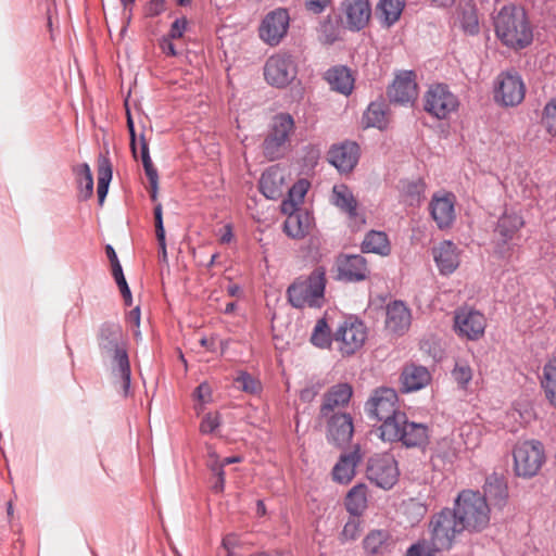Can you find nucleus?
<instances>
[{
	"label": "nucleus",
	"instance_id": "1",
	"mask_svg": "<svg viewBox=\"0 0 556 556\" xmlns=\"http://www.w3.org/2000/svg\"><path fill=\"white\" fill-rule=\"evenodd\" d=\"M365 412L368 418L381 421L380 438L386 442H401L406 447H420L428 442V427L407 419L392 388L376 389L365 403Z\"/></svg>",
	"mask_w": 556,
	"mask_h": 556
},
{
	"label": "nucleus",
	"instance_id": "2",
	"mask_svg": "<svg viewBox=\"0 0 556 556\" xmlns=\"http://www.w3.org/2000/svg\"><path fill=\"white\" fill-rule=\"evenodd\" d=\"M493 24L497 38L509 48L523 49L533 40L532 27L522 8L504 5L493 17Z\"/></svg>",
	"mask_w": 556,
	"mask_h": 556
},
{
	"label": "nucleus",
	"instance_id": "3",
	"mask_svg": "<svg viewBox=\"0 0 556 556\" xmlns=\"http://www.w3.org/2000/svg\"><path fill=\"white\" fill-rule=\"evenodd\" d=\"M453 510L464 531L481 532L490 522L486 498L477 491L463 490L454 501Z\"/></svg>",
	"mask_w": 556,
	"mask_h": 556
},
{
	"label": "nucleus",
	"instance_id": "4",
	"mask_svg": "<svg viewBox=\"0 0 556 556\" xmlns=\"http://www.w3.org/2000/svg\"><path fill=\"white\" fill-rule=\"evenodd\" d=\"M326 288V273L323 267L314 269L305 279H296L287 289L289 303L295 308L319 307Z\"/></svg>",
	"mask_w": 556,
	"mask_h": 556
},
{
	"label": "nucleus",
	"instance_id": "5",
	"mask_svg": "<svg viewBox=\"0 0 556 556\" xmlns=\"http://www.w3.org/2000/svg\"><path fill=\"white\" fill-rule=\"evenodd\" d=\"M428 532L434 551H448L464 530L453 508L445 507L430 517Z\"/></svg>",
	"mask_w": 556,
	"mask_h": 556
},
{
	"label": "nucleus",
	"instance_id": "6",
	"mask_svg": "<svg viewBox=\"0 0 556 556\" xmlns=\"http://www.w3.org/2000/svg\"><path fill=\"white\" fill-rule=\"evenodd\" d=\"M525 225L522 216L516 212L505 210L498 217L493 231L494 253L502 260H508L515 248L521 228Z\"/></svg>",
	"mask_w": 556,
	"mask_h": 556
},
{
	"label": "nucleus",
	"instance_id": "7",
	"mask_svg": "<svg viewBox=\"0 0 556 556\" xmlns=\"http://www.w3.org/2000/svg\"><path fill=\"white\" fill-rule=\"evenodd\" d=\"M513 458L515 475L521 478H532L538 475L545 463L544 446L538 440L519 441L513 448Z\"/></svg>",
	"mask_w": 556,
	"mask_h": 556
},
{
	"label": "nucleus",
	"instance_id": "8",
	"mask_svg": "<svg viewBox=\"0 0 556 556\" xmlns=\"http://www.w3.org/2000/svg\"><path fill=\"white\" fill-rule=\"evenodd\" d=\"M424 110L437 119H446L459 108L458 97L446 84L438 83L429 86L424 94Z\"/></svg>",
	"mask_w": 556,
	"mask_h": 556
},
{
	"label": "nucleus",
	"instance_id": "9",
	"mask_svg": "<svg viewBox=\"0 0 556 556\" xmlns=\"http://www.w3.org/2000/svg\"><path fill=\"white\" fill-rule=\"evenodd\" d=\"M367 330L362 320L350 316L341 321L333 332V341L343 356L356 353L365 343Z\"/></svg>",
	"mask_w": 556,
	"mask_h": 556
},
{
	"label": "nucleus",
	"instance_id": "10",
	"mask_svg": "<svg viewBox=\"0 0 556 556\" xmlns=\"http://www.w3.org/2000/svg\"><path fill=\"white\" fill-rule=\"evenodd\" d=\"M526 86L520 74L509 70L498 74L494 86V99L503 106H516L522 102Z\"/></svg>",
	"mask_w": 556,
	"mask_h": 556
},
{
	"label": "nucleus",
	"instance_id": "11",
	"mask_svg": "<svg viewBox=\"0 0 556 556\" xmlns=\"http://www.w3.org/2000/svg\"><path fill=\"white\" fill-rule=\"evenodd\" d=\"M296 64L292 55L277 53L265 63L264 76L266 81L277 88H285L296 77Z\"/></svg>",
	"mask_w": 556,
	"mask_h": 556
},
{
	"label": "nucleus",
	"instance_id": "12",
	"mask_svg": "<svg viewBox=\"0 0 556 556\" xmlns=\"http://www.w3.org/2000/svg\"><path fill=\"white\" fill-rule=\"evenodd\" d=\"M367 477L376 485L389 490L397 481V463L392 454L383 453L370 457L367 466Z\"/></svg>",
	"mask_w": 556,
	"mask_h": 556
},
{
	"label": "nucleus",
	"instance_id": "13",
	"mask_svg": "<svg viewBox=\"0 0 556 556\" xmlns=\"http://www.w3.org/2000/svg\"><path fill=\"white\" fill-rule=\"evenodd\" d=\"M454 329L459 337L478 340L484 333V315L470 307H459L455 311Z\"/></svg>",
	"mask_w": 556,
	"mask_h": 556
},
{
	"label": "nucleus",
	"instance_id": "14",
	"mask_svg": "<svg viewBox=\"0 0 556 556\" xmlns=\"http://www.w3.org/2000/svg\"><path fill=\"white\" fill-rule=\"evenodd\" d=\"M455 203L456 197L452 192L433 193L429 203V211L439 229H448L454 224L456 219Z\"/></svg>",
	"mask_w": 556,
	"mask_h": 556
},
{
	"label": "nucleus",
	"instance_id": "15",
	"mask_svg": "<svg viewBox=\"0 0 556 556\" xmlns=\"http://www.w3.org/2000/svg\"><path fill=\"white\" fill-rule=\"evenodd\" d=\"M289 14L285 9H277L265 15L258 28L260 38L269 46L278 45L287 34Z\"/></svg>",
	"mask_w": 556,
	"mask_h": 556
},
{
	"label": "nucleus",
	"instance_id": "16",
	"mask_svg": "<svg viewBox=\"0 0 556 556\" xmlns=\"http://www.w3.org/2000/svg\"><path fill=\"white\" fill-rule=\"evenodd\" d=\"M337 279L344 282H359L367 279V260L361 254H340L336 261Z\"/></svg>",
	"mask_w": 556,
	"mask_h": 556
},
{
	"label": "nucleus",
	"instance_id": "17",
	"mask_svg": "<svg viewBox=\"0 0 556 556\" xmlns=\"http://www.w3.org/2000/svg\"><path fill=\"white\" fill-rule=\"evenodd\" d=\"M415 77L413 71H406L395 77L388 89V97L392 103L402 105L414 104L418 94Z\"/></svg>",
	"mask_w": 556,
	"mask_h": 556
},
{
	"label": "nucleus",
	"instance_id": "18",
	"mask_svg": "<svg viewBox=\"0 0 556 556\" xmlns=\"http://www.w3.org/2000/svg\"><path fill=\"white\" fill-rule=\"evenodd\" d=\"M97 343L102 356L112 355L126 346L123 329L118 323L104 321L97 333Z\"/></svg>",
	"mask_w": 556,
	"mask_h": 556
},
{
	"label": "nucleus",
	"instance_id": "19",
	"mask_svg": "<svg viewBox=\"0 0 556 556\" xmlns=\"http://www.w3.org/2000/svg\"><path fill=\"white\" fill-rule=\"evenodd\" d=\"M354 433V425L351 415L333 414L327 421V440L338 447L348 445Z\"/></svg>",
	"mask_w": 556,
	"mask_h": 556
},
{
	"label": "nucleus",
	"instance_id": "20",
	"mask_svg": "<svg viewBox=\"0 0 556 556\" xmlns=\"http://www.w3.org/2000/svg\"><path fill=\"white\" fill-rule=\"evenodd\" d=\"M341 10L345 16L346 27L352 31L365 28L371 15L368 0H343Z\"/></svg>",
	"mask_w": 556,
	"mask_h": 556
},
{
	"label": "nucleus",
	"instance_id": "21",
	"mask_svg": "<svg viewBox=\"0 0 556 556\" xmlns=\"http://www.w3.org/2000/svg\"><path fill=\"white\" fill-rule=\"evenodd\" d=\"M332 203L343 213H345L351 223L355 226H362L366 219L362 213L358 212V203L354 198L353 192L345 185H336L332 188Z\"/></svg>",
	"mask_w": 556,
	"mask_h": 556
},
{
	"label": "nucleus",
	"instance_id": "22",
	"mask_svg": "<svg viewBox=\"0 0 556 556\" xmlns=\"http://www.w3.org/2000/svg\"><path fill=\"white\" fill-rule=\"evenodd\" d=\"M328 159L339 172L350 173L358 162L359 147L353 141L333 146L328 153Z\"/></svg>",
	"mask_w": 556,
	"mask_h": 556
},
{
	"label": "nucleus",
	"instance_id": "23",
	"mask_svg": "<svg viewBox=\"0 0 556 556\" xmlns=\"http://www.w3.org/2000/svg\"><path fill=\"white\" fill-rule=\"evenodd\" d=\"M386 329L393 334L403 336L410 327L412 315L402 301H392L386 306Z\"/></svg>",
	"mask_w": 556,
	"mask_h": 556
},
{
	"label": "nucleus",
	"instance_id": "24",
	"mask_svg": "<svg viewBox=\"0 0 556 556\" xmlns=\"http://www.w3.org/2000/svg\"><path fill=\"white\" fill-rule=\"evenodd\" d=\"M433 258L440 274L451 275L459 266V253L456 244L450 240H444L438 247L433 248Z\"/></svg>",
	"mask_w": 556,
	"mask_h": 556
},
{
	"label": "nucleus",
	"instance_id": "25",
	"mask_svg": "<svg viewBox=\"0 0 556 556\" xmlns=\"http://www.w3.org/2000/svg\"><path fill=\"white\" fill-rule=\"evenodd\" d=\"M363 454L358 445L353 451L343 453L332 469L333 480L340 483H349L355 476L356 467L361 463Z\"/></svg>",
	"mask_w": 556,
	"mask_h": 556
},
{
	"label": "nucleus",
	"instance_id": "26",
	"mask_svg": "<svg viewBox=\"0 0 556 556\" xmlns=\"http://www.w3.org/2000/svg\"><path fill=\"white\" fill-rule=\"evenodd\" d=\"M324 78L333 91L344 96H349L353 91L354 78L350 68L344 65H336L328 68Z\"/></svg>",
	"mask_w": 556,
	"mask_h": 556
},
{
	"label": "nucleus",
	"instance_id": "27",
	"mask_svg": "<svg viewBox=\"0 0 556 556\" xmlns=\"http://www.w3.org/2000/svg\"><path fill=\"white\" fill-rule=\"evenodd\" d=\"M311 227V216L306 211L292 210L283 224V230L288 237L293 239L304 238Z\"/></svg>",
	"mask_w": 556,
	"mask_h": 556
},
{
	"label": "nucleus",
	"instance_id": "28",
	"mask_svg": "<svg viewBox=\"0 0 556 556\" xmlns=\"http://www.w3.org/2000/svg\"><path fill=\"white\" fill-rule=\"evenodd\" d=\"M351 384H334L324 396L320 414L328 416L337 407L345 406L352 396Z\"/></svg>",
	"mask_w": 556,
	"mask_h": 556
},
{
	"label": "nucleus",
	"instance_id": "29",
	"mask_svg": "<svg viewBox=\"0 0 556 556\" xmlns=\"http://www.w3.org/2000/svg\"><path fill=\"white\" fill-rule=\"evenodd\" d=\"M283 176L277 166L267 168L260 178V191L270 200L278 199L282 193Z\"/></svg>",
	"mask_w": 556,
	"mask_h": 556
},
{
	"label": "nucleus",
	"instance_id": "30",
	"mask_svg": "<svg viewBox=\"0 0 556 556\" xmlns=\"http://www.w3.org/2000/svg\"><path fill=\"white\" fill-rule=\"evenodd\" d=\"M363 253L387 256L391 253V244L384 231L370 230L365 235L361 245Z\"/></svg>",
	"mask_w": 556,
	"mask_h": 556
},
{
	"label": "nucleus",
	"instance_id": "31",
	"mask_svg": "<svg viewBox=\"0 0 556 556\" xmlns=\"http://www.w3.org/2000/svg\"><path fill=\"white\" fill-rule=\"evenodd\" d=\"M405 7V0H379L376 14L382 25L391 27L401 17Z\"/></svg>",
	"mask_w": 556,
	"mask_h": 556
},
{
	"label": "nucleus",
	"instance_id": "32",
	"mask_svg": "<svg viewBox=\"0 0 556 556\" xmlns=\"http://www.w3.org/2000/svg\"><path fill=\"white\" fill-rule=\"evenodd\" d=\"M205 465L211 471L215 481L212 483V491L214 493H222L225 489V465L219 458L218 454L211 447H207V455Z\"/></svg>",
	"mask_w": 556,
	"mask_h": 556
},
{
	"label": "nucleus",
	"instance_id": "33",
	"mask_svg": "<svg viewBox=\"0 0 556 556\" xmlns=\"http://www.w3.org/2000/svg\"><path fill=\"white\" fill-rule=\"evenodd\" d=\"M483 490L484 497H489L496 505L504 504L508 496L507 484L504 478L495 473L486 478Z\"/></svg>",
	"mask_w": 556,
	"mask_h": 556
},
{
	"label": "nucleus",
	"instance_id": "34",
	"mask_svg": "<svg viewBox=\"0 0 556 556\" xmlns=\"http://www.w3.org/2000/svg\"><path fill=\"white\" fill-rule=\"evenodd\" d=\"M294 129L293 117L289 113H279L274 116L268 134L288 144L290 135L294 132Z\"/></svg>",
	"mask_w": 556,
	"mask_h": 556
},
{
	"label": "nucleus",
	"instance_id": "35",
	"mask_svg": "<svg viewBox=\"0 0 556 556\" xmlns=\"http://www.w3.org/2000/svg\"><path fill=\"white\" fill-rule=\"evenodd\" d=\"M74 174L77 180L78 198L80 201H86L93 194L91 169L87 163H83L74 167Z\"/></svg>",
	"mask_w": 556,
	"mask_h": 556
},
{
	"label": "nucleus",
	"instance_id": "36",
	"mask_svg": "<svg viewBox=\"0 0 556 556\" xmlns=\"http://www.w3.org/2000/svg\"><path fill=\"white\" fill-rule=\"evenodd\" d=\"M346 510L353 516H361L367 507V488L364 484L353 486L345 498Z\"/></svg>",
	"mask_w": 556,
	"mask_h": 556
},
{
	"label": "nucleus",
	"instance_id": "37",
	"mask_svg": "<svg viewBox=\"0 0 556 556\" xmlns=\"http://www.w3.org/2000/svg\"><path fill=\"white\" fill-rule=\"evenodd\" d=\"M113 170L111 162L105 156H100L98 160V201L102 205L109 191V186L112 180Z\"/></svg>",
	"mask_w": 556,
	"mask_h": 556
},
{
	"label": "nucleus",
	"instance_id": "38",
	"mask_svg": "<svg viewBox=\"0 0 556 556\" xmlns=\"http://www.w3.org/2000/svg\"><path fill=\"white\" fill-rule=\"evenodd\" d=\"M106 357H111L114 376L119 378L122 382H131L130 364L126 346Z\"/></svg>",
	"mask_w": 556,
	"mask_h": 556
},
{
	"label": "nucleus",
	"instance_id": "39",
	"mask_svg": "<svg viewBox=\"0 0 556 556\" xmlns=\"http://www.w3.org/2000/svg\"><path fill=\"white\" fill-rule=\"evenodd\" d=\"M426 191V184L422 179L401 181V192L404 201L410 205H419L424 199Z\"/></svg>",
	"mask_w": 556,
	"mask_h": 556
},
{
	"label": "nucleus",
	"instance_id": "40",
	"mask_svg": "<svg viewBox=\"0 0 556 556\" xmlns=\"http://www.w3.org/2000/svg\"><path fill=\"white\" fill-rule=\"evenodd\" d=\"M311 342L313 345L319 349H328L330 348L331 343L334 342L333 333L331 332V329L329 328L325 318H319L316 321L311 334Z\"/></svg>",
	"mask_w": 556,
	"mask_h": 556
},
{
	"label": "nucleus",
	"instance_id": "41",
	"mask_svg": "<svg viewBox=\"0 0 556 556\" xmlns=\"http://www.w3.org/2000/svg\"><path fill=\"white\" fill-rule=\"evenodd\" d=\"M363 122L367 127L382 129L387 125L383 105L381 103L371 102L364 113Z\"/></svg>",
	"mask_w": 556,
	"mask_h": 556
},
{
	"label": "nucleus",
	"instance_id": "42",
	"mask_svg": "<svg viewBox=\"0 0 556 556\" xmlns=\"http://www.w3.org/2000/svg\"><path fill=\"white\" fill-rule=\"evenodd\" d=\"M287 150V144L268 134L263 141V154L269 161L281 159Z\"/></svg>",
	"mask_w": 556,
	"mask_h": 556
},
{
	"label": "nucleus",
	"instance_id": "43",
	"mask_svg": "<svg viewBox=\"0 0 556 556\" xmlns=\"http://www.w3.org/2000/svg\"><path fill=\"white\" fill-rule=\"evenodd\" d=\"M400 380V382H430L431 376L427 367L412 364L403 368Z\"/></svg>",
	"mask_w": 556,
	"mask_h": 556
},
{
	"label": "nucleus",
	"instance_id": "44",
	"mask_svg": "<svg viewBox=\"0 0 556 556\" xmlns=\"http://www.w3.org/2000/svg\"><path fill=\"white\" fill-rule=\"evenodd\" d=\"M308 181L307 180H299L295 182L289 190V199L282 203L283 211L286 212L288 207L292 210L298 208V206L303 202L304 197L308 190Z\"/></svg>",
	"mask_w": 556,
	"mask_h": 556
},
{
	"label": "nucleus",
	"instance_id": "45",
	"mask_svg": "<svg viewBox=\"0 0 556 556\" xmlns=\"http://www.w3.org/2000/svg\"><path fill=\"white\" fill-rule=\"evenodd\" d=\"M388 533L383 530H374L364 539L363 545L368 554L375 555L382 551L388 540Z\"/></svg>",
	"mask_w": 556,
	"mask_h": 556
},
{
	"label": "nucleus",
	"instance_id": "46",
	"mask_svg": "<svg viewBox=\"0 0 556 556\" xmlns=\"http://www.w3.org/2000/svg\"><path fill=\"white\" fill-rule=\"evenodd\" d=\"M154 213V224H155V233L156 239L160 247V253L162 254L163 260L167 257L166 251V240H165V229L163 223V207L161 203H157L153 210Z\"/></svg>",
	"mask_w": 556,
	"mask_h": 556
},
{
	"label": "nucleus",
	"instance_id": "47",
	"mask_svg": "<svg viewBox=\"0 0 556 556\" xmlns=\"http://www.w3.org/2000/svg\"><path fill=\"white\" fill-rule=\"evenodd\" d=\"M542 125L551 136H556V97L545 104L542 114Z\"/></svg>",
	"mask_w": 556,
	"mask_h": 556
},
{
	"label": "nucleus",
	"instance_id": "48",
	"mask_svg": "<svg viewBox=\"0 0 556 556\" xmlns=\"http://www.w3.org/2000/svg\"><path fill=\"white\" fill-rule=\"evenodd\" d=\"M140 149H141V161H142L144 173H146L148 179L153 180V181H154V179H159L157 169L154 167V165L152 163V160L150 156V151H149V146H148V142H147L143 134L140 136Z\"/></svg>",
	"mask_w": 556,
	"mask_h": 556
},
{
	"label": "nucleus",
	"instance_id": "49",
	"mask_svg": "<svg viewBox=\"0 0 556 556\" xmlns=\"http://www.w3.org/2000/svg\"><path fill=\"white\" fill-rule=\"evenodd\" d=\"M361 533V520L359 516H353L345 522L341 532V540L343 542L354 541L359 536Z\"/></svg>",
	"mask_w": 556,
	"mask_h": 556
},
{
	"label": "nucleus",
	"instance_id": "50",
	"mask_svg": "<svg viewBox=\"0 0 556 556\" xmlns=\"http://www.w3.org/2000/svg\"><path fill=\"white\" fill-rule=\"evenodd\" d=\"M460 24L463 29L469 35H476L479 31L478 17L472 9L463 11Z\"/></svg>",
	"mask_w": 556,
	"mask_h": 556
},
{
	"label": "nucleus",
	"instance_id": "51",
	"mask_svg": "<svg viewBox=\"0 0 556 556\" xmlns=\"http://www.w3.org/2000/svg\"><path fill=\"white\" fill-rule=\"evenodd\" d=\"M220 426V416L218 413L206 414L200 424V432L203 434L213 433Z\"/></svg>",
	"mask_w": 556,
	"mask_h": 556
},
{
	"label": "nucleus",
	"instance_id": "52",
	"mask_svg": "<svg viewBox=\"0 0 556 556\" xmlns=\"http://www.w3.org/2000/svg\"><path fill=\"white\" fill-rule=\"evenodd\" d=\"M194 399L198 401L195 409H202L203 405L212 402V384H199L193 393Z\"/></svg>",
	"mask_w": 556,
	"mask_h": 556
},
{
	"label": "nucleus",
	"instance_id": "53",
	"mask_svg": "<svg viewBox=\"0 0 556 556\" xmlns=\"http://www.w3.org/2000/svg\"><path fill=\"white\" fill-rule=\"evenodd\" d=\"M432 545L426 541L417 542L413 544L406 552V556H434Z\"/></svg>",
	"mask_w": 556,
	"mask_h": 556
},
{
	"label": "nucleus",
	"instance_id": "54",
	"mask_svg": "<svg viewBox=\"0 0 556 556\" xmlns=\"http://www.w3.org/2000/svg\"><path fill=\"white\" fill-rule=\"evenodd\" d=\"M452 375L456 382H470L472 378L471 368L467 364L457 363Z\"/></svg>",
	"mask_w": 556,
	"mask_h": 556
},
{
	"label": "nucleus",
	"instance_id": "55",
	"mask_svg": "<svg viewBox=\"0 0 556 556\" xmlns=\"http://www.w3.org/2000/svg\"><path fill=\"white\" fill-rule=\"evenodd\" d=\"M166 10V0H149L144 7L147 17H155Z\"/></svg>",
	"mask_w": 556,
	"mask_h": 556
},
{
	"label": "nucleus",
	"instance_id": "56",
	"mask_svg": "<svg viewBox=\"0 0 556 556\" xmlns=\"http://www.w3.org/2000/svg\"><path fill=\"white\" fill-rule=\"evenodd\" d=\"M188 22L185 17L176 18L169 29L167 37L169 39L181 38L187 29Z\"/></svg>",
	"mask_w": 556,
	"mask_h": 556
},
{
	"label": "nucleus",
	"instance_id": "57",
	"mask_svg": "<svg viewBox=\"0 0 556 556\" xmlns=\"http://www.w3.org/2000/svg\"><path fill=\"white\" fill-rule=\"evenodd\" d=\"M240 545L239 536L236 533H229L224 536L222 547L226 556H233L235 549Z\"/></svg>",
	"mask_w": 556,
	"mask_h": 556
},
{
	"label": "nucleus",
	"instance_id": "58",
	"mask_svg": "<svg viewBox=\"0 0 556 556\" xmlns=\"http://www.w3.org/2000/svg\"><path fill=\"white\" fill-rule=\"evenodd\" d=\"M320 31L326 43H333L338 39V31L329 21L321 25Z\"/></svg>",
	"mask_w": 556,
	"mask_h": 556
},
{
	"label": "nucleus",
	"instance_id": "59",
	"mask_svg": "<svg viewBox=\"0 0 556 556\" xmlns=\"http://www.w3.org/2000/svg\"><path fill=\"white\" fill-rule=\"evenodd\" d=\"M545 382H556V357L549 359L543 367Z\"/></svg>",
	"mask_w": 556,
	"mask_h": 556
},
{
	"label": "nucleus",
	"instance_id": "60",
	"mask_svg": "<svg viewBox=\"0 0 556 556\" xmlns=\"http://www.w3.org/2000/svg\"><path fill=\"white\" fill-rule=\"evenodd\" d=\"M330 0H306L305 4L308 11L319 14L328 7Z\"/></svg>",
	"mask_w": 556,
	"mask_h": 556
},
{
	"label": "nucleus",
	"instance_id": "61",
	"mask_svg": "<svg viewBox=\"0 0 556 556\" xmlns=\"http://www.w3.org/2000/svg\"><path fill=\"white\" fill-rule=\"evenodd\" d=\"M173 40L174 39H169V37L167 36H164L161 40H160V48L162 49V51L166 54V55H169V56H177L178 55V52L175 48V45L173 43Z\"/></svg>",
	"mask_w": 556,
	"mask_h": 556
},
{
	"label": "nucleus",
	"instance_id": "62",
	"mask_svg": "<svg viewBox=\"0 0 556 556\" xmlns=\"http://www.w3.org/2000/svg\"><path fill=\"white\" fill-rule=\"evenodd\" d=\"M127 127H128L129 137H130V149H131L134 157H137V148H136L137 135H136L134 121L129 113L127 116Z\"/></svg>",
	"mask_w": 556,
	"mask_h": 556
},
{
	"label": "nucleus",
	"instance_id": "63",
	"mask_svg": "<svg viewBox=\"0 0 556 556\" xmlns=\"http://www.w3.org/2000/svg\"><path fill=\"white\" fill-rule=\"evenodd\" d=\"M544 387L545 397L548 402L556 406V384H542Z\"/></svg>",
	"mask_w": 556,
	"mask_h": 556
},
{
	"label": "nucleus",
	"instance_id": "64",
	"mask_svg": "<svg viewBox=\"0 0 556 556\" xmlns=\"http://www.w3.org/2000/svg\"><path fill=\"white\" fill-rule=\"evenodd\" d=\"M112 275L115 279L116 285L127 282L121 263L112 266Z\"/></svg>",
	"mask_w": 556,
	"mask_h": 556
}]
</instances>
